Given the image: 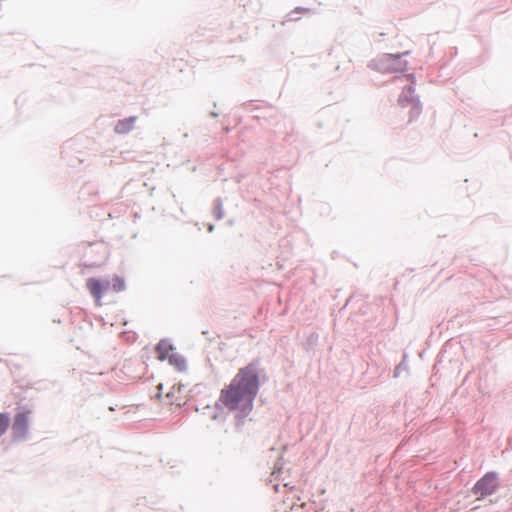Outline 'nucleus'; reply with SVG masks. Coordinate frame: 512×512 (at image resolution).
Listing matches in <instances>:
<instances>
[{
	"instance_id": "obj_2",
	"label": "nucleus",
	"mask_w": 512,
	"mask_h": 512,
	"mask_svg": "<svg viewBox=\"0 0 512 512\" xmlns=\"http://www.w3.org/2000/svg\"><path fill=\"white\" fill-rule=\"evenodd\" d=\"M499 488V479L496 472H487L473 486L472 493L477 495V499H483L494 494Z\"/></svg>"
},
{
	"instance_id": "obj_1",
	"label": "nucleus",
	"mask_w": 512,
	"mask_h": 512,
	"mask_svg": "<svg viewBox=\"0 0 512 512\" xmlns=\"http://www.w3.org/2000/svg\"><path fill=\"white\" fill-rule=\"evenodd\" d=\"M259 390V370L249 364L241 368L229 385L221 390L219 401L230 411L242 415L252 410L253 401Z\"/></svg>"
},
{
	"instance_id": "obj_6",
	"label": "nucleus",
	"mask_w": 512,
	"mask_h": 512,
	"mask_svg": "<svg viewBox=\"0 0 512 512\" xmlns=\"http://www.w3.org/2000/svg\"><path fill=\"white\" fill-rule=\"evenodd\" d=\"M399 103L403 106L411 105L412 110L415 113H419V104L415 97L413 86H407L403 89L399 97Z\"/></svg>"
},
{
	"instance_id": "obj_12",
	"label": "nucleus",
	"mask_w": 512,
	"mask_h": 512,
	"mask_svg": "<svg viewBox=\"0 0 512 512\" xmlns=\"http://www.w3.org/2000/svg\"><path fill=\"white\" fill-rule=\"evenodd\" d=\"M158 389H159L158 397L161 398L162 397V392H161L162 385L161 384L158 386Z\"/></svg>"
},
{
	"instance_id": "obj_8",
	"label": "nucleus",
	"mask_w": 512,
	"mask_h": 512,
	"mask_svg": "<svg viewBox=\"0 0 512 512\" xmlns=\"http://www.w3.org/2000/svg\"><path fill=\"white\" fill-rule=\"evenodd\" d=\"M169 363L174 366L178 371H184L186 369V361L184 357L175 351L170 355L168 359Z\"/></svg>"
},
{
	"instance_id": "obj_11",
	"label": "nucleus",
	"mask_w": 512,
	"mask_h": 512,
	"mask_svg": "<svg viewBox=\"0 0 512 512\" xmlns=\"http://www.w3.org/2000/svg\"><path fill=\"white\" fill-rule=\"evenodd\" d=\"M166 399H167V402L170 403V404H173V400H170V393H167L166 394Z\"/></svg>"
},
{
	"instance_id": "obj_7",
	"label": "nucleus",
	"mask_w": 512,
	"mask_h": 512,
	"mask_svg": "<svg viewBox=\"0 0 512 512\" xmlns=\"http://www.w3.org/2000/svg\"><path fill=\"white\" fill-rule=\"evenodd\" d=\"M175 351V347L170 343L169 340L166 339L161 340L155 348L157 358L160 361L168 360L170 358V355L173 354Z\"/></svg>"
},
{
	"instance_id": "obj_5",
	"label": "nucleus",
	"mask_w": 512,
	"mask_h": 512,
	"mask_svg": "<svg viewBox=\"0 0 512 512\" xmlns=\"http://www.w3.org/2000/svg\"><path fill=\"white\" fill-rule=\"evenodd\" d=\"M30 411H23L18 413L12 425V430L16 436H24L27 432L29 425Z\"/></svg>"
},
{
	"instance_id": "obj_9",
	"label": "nucleus",
	"mask_w": 512,
	"mask_h": 512,
	"mask_svg": "<svg viewBox=\"0 0 512 512\" xmlns=\"http://www.w3.org/2000/svg\"><path fill=\"white\" fill-rule=\"evenodd\" d=\"M109 281H110V288L115 292H120L125 288L124 281L118 276H114Z\"/></svg>"
},
{
	"instance_id": "obj_10",
	"label": "nucleus",
	"mask_w": 512,
	"mask_h": 512,
	"mask_svg": "<svg viewBox=\"0 0 512 512\" xmlns=\"http://www.w3.org/2000/svg\"><path fill=\"white\" fill-rule=\"evenodd\" d=\"M10 423V418L6 413H0V437L5 433Z\"/></svg>"
},
{
	"instance_id": "obj_4",
	"label": "nucleus",
	"mask_w": 512,
	"mask_h": 512,
	"mask_svg": "<svg viewBox=\"0 0 512 512\" xmlns=\"http://www.w3.org/2000/svg\"><path fill=\"white\" fill-rule=\"evenodd\" d=\"M86 287L93 296L96 305L100 306L103 293L110 289V281L90 278L86 281Z\"/></svg>"
},
{
	"instance_id": "obj_3",
	"label": "nucleus",
	"mask_w": 512,
	"mask_h": 512,
	"mask_svg": "<svg viewBox=\"0 0 512 512\" xmlns=\"http://www.w3.org/2000/svg\"><path fill=\"white\" fill-rule=\"evenodd\" d=\"M376 67L382 73L403 72L407 64L399 54H386L376 61Z\"/></svg>"
}]
</instances>
